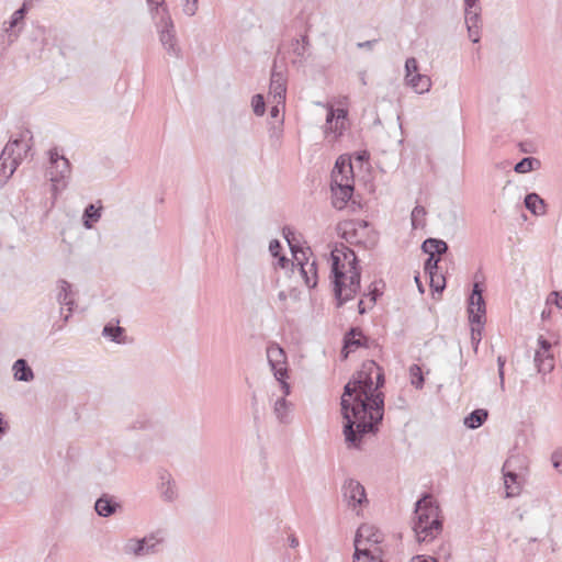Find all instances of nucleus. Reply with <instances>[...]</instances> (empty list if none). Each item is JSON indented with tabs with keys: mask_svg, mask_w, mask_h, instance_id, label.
I'll list each match as a JSON object with an SVG mask.
<instances>
[{
	"mask_svg": "<svg viewBox=\"0 0 562 562\" xmlns=\"http://www.w3.org/2000/svg\"><path fill=\"white\" fill-rule=\"evenodd\" d=\"M59 293L57 295V301L60 305H65L68 307L69 314L65 316V321L67 322L75 305V301L71 297V285L66 280L58 281Z\"/></svg>",
	"mask_w": 562,
	"mask_h": 562,
	"instance_id": "nucleus-23",
	"label": "nucleus"
},
{
	"mask_svg": "<svg viewBox=\"0 0 562 562\" xmlns=\"http://www.w3.org/2000/svg\"><path fill=\"white\" fill-rule=\"evenodd\" d=\"M370 296V302L372 304V306L375 304L378 297L381 295V292L374 288L373 290H371L368 294Z\"/></svg>",
	"mask_w": 562,
	"mask_h": 562,
	"instance_id": "nucleus-51",
	"label": "nucleus"
},
{
	"mask_svg": "<svg viewBox=\"0 0 562 562\" xmlns=\"http://www.w3.org/2000/svg\"><path fill=\"white\" fill-rule=\"evenodd\" d=\"M358 340H360V347H368V337H366L363 334L361 337H358Z\"/></svg>",
	"mask_w": 562,
	"mask_h": 562,
	"instance_id": "nucleus-60",
	"label": "nucleus"
},
{
	"mask_svg": "<svg viewBox=\"0 0 562 562\" xmlns=\"http://www.w3.org/2000/svg\"><path fill=\"white\" fill-rule=\"evenodd\" d=\"M150 426V420L146 416H139L128 425V429H147Z\"/></svg>",
	"mask_w": 562,
	"mask_h": 562,
	"instance_id": "nucleus-43",
	"label": "nucleus"
},
{
	"mask_svg": "<svg viewBox=\"0 0 562 562\" xmlns=\"http://www.w3.org/2000/svg\"><path fill=\"white\" fill-rule=\"evenodd\" d=\"M512 465L513 459L509 458L505 461L502 469L506 497H516L521 492V483L519 481V475L512 469Z\"/></svg>",
	"mask_w": 562,
	"mask_h": 562,
	"instance_id": "nucleus-17",
	"label": "nucleus"
},
{
	"mask_svg": "<svg viewBox=\"0 0 562 562\" xmlns=\"http://www.w3.org/2000/svg\"><path fill=\"white\" fill-rule=\"evenodd\" d=\"M426 214H427V212H426L424 206L416 205L413 209L412 214H411L412 226L414 228H417L419 226H424L425 225V216H426Z\"/></svg>",
	"mask_w": 562,
	"mask_h": 562,
	"instance_id": "nucleus-36",
	"label": "nucleus"
},
{
	"mask_svg": "<svg viewBox=\"0 0 562 562\" xmlns=\"http://www.w3.org/2000/svg\"><path fill=\"white\" fill-rule=\"evenodd\" d=\"M120 505L109 498L106 495L101 496L97 499L94 509L97 514L101 517H109L116 512V508Z\"/></svg>",
	"mask_w": 562,
	"mask_h": 562,
	"instance_id": "nucleus-28",
	"label": "nucleus"
},
{
	"mask_svg": "<svg viewBox=\"0 0 562 562\" xmlns=\"http://www.w3.org/2000/svg\"><path fill=\"white\" fill-rule=\"evenodd\" d=\"M48 154V175L52 182L53 195L54 199H56L58 192L66 188V180L70 177L71 168L69 160L63 154H59L57 148H52Z\"/></svg>",
	"mask_w": 562,
	"mask_h": 562,
	"instance_id": "nucleus-7",
	"label": "nucleus"
},
{
	"mask_svg": "<svg viewBox=\"0 0 562 562\" xmlns=\"http://www.w3.org/2000/svg\"><path fill=\"white\" fill-rule=\"evenodd\" d=\"M551 295L554 296V304L562 310V295H560L558 292H552Z\"/></svg>",
	"mask_w": 562,
	"mask_h": 562,
	"instance_id": "nucleus-55",
	"label": "nucleus"
},
{
	"mask_svg": "<svg viewBox=\"0 0 562 562\" xmlns=\"http://www.w3.org/2000/svg\"><path fill=\"white\" fill-rule=\"evenodd\" d=\"M538 345L539 348L536 350L535 353V364L538 369L539 373L547 374L552 371L554 368V358L551 353V342L540 336L538 338Z\"/></svg>",
	"mask_w": 562,
	"mask_h": 562,
	"instance_id": "nucleus-14",
	"label": "nucleus"
},
{
	"mask_svg": "<svg viewBox=\"0 0 562 562\" xmlns=\"http://www.w3.org/2000/svg\"><path fill=\"white\" fill-rule=\"evenodd\" d=\"M289 546L293 549L299 547V539L295 537V535H290L288 537Z\"/></svg>",
	"mask_w": 562,
	"mask_h": 562,
	"instance_id": "nucleus-54",
	"label": "nucleus"
},
{
	"mask_svg": "<svg viewBox=\"0 0 562 562\" xmlns=\"http://www.w3.org/2000/svg\"><path fill=\"white\" fill-rule=\"evenodd\" d=\"M330 278L337 306L352 300L360 289L361 271L355 251L344 244L330 252Z\"/></svg>",
	"mask_w": 562,
	"mask_h": 562,
	"instance_id": "nucleus-2",
	"label": "nucleus"
},
{
	"mask_svg": "<svg viewBox=\"0 0 562 562\" xmlns=\"http://www.w3.org/2000/svg\"><path fill=\"white\" fill-rule=\"evenodd\" d=\"M13 375L16 381L30 382L34 379V373L25 359H18L13 366Z\"/></svg>",
	"mask_w": 562,
	"mask_h": 562,
	"instance_id": "nucleus-26",
	"label": "nucleus"
},
{
	"mask_svg": "<svg viewBox=\"0 0 562 562\" xmlns=\"http://www.w3.org/2000/svg\"><path fill=\"white\" fill-rule=\"evenodd\" d=\"M5 431H7V426L3 422L2 415L0 414V436L3 435Z\"/></svg>",
	"mask_w": 562,
	"mask_h": 562,
	"instance_id": "nucleus-59",
	"label": "nucleus"
},
{
	"mask_svg": "<svg viewBox=\"0 0 562 562\" xmlns=\"http://www.w3.org/2000/svg\"><path fill=\"white\" fill-rule=\"evenodd\" d=\"M358 311H359V314H364L366 313V307H364L363 300L359 301V303H358Z\"/></svg>",
	"mask_w": 562,
	"mask_h": 562,
	"instance_id": "nucleus-61",
	"label": "nucleus"
},
{
	"mask_svg": "<svg viewBox=\"0 0 562 562\" xmlns=\"http://www.w3.org/2000/svg\"><path fill=\"white\" fill-rule=\"evenodd\" d=\"M281 249V244L278 239H272L269 245V250L273 257H277L279 255V251Z\"/></svg>",
	"mask_w": 562,
	"mask_h": 562,
	"instance_id": "nucleus-48",
	"label": "nucleus"
},
{
	"mask_svg": "<svg viewBox=\"0 0 562 562\" xmlns=\"http://www.w3.org/2000/svg\"><path fill=\"white\" fill-rule=\"evenodd\" d=\"M310 40L306 34L302 35L301 38H293L291 42V54L294 56L292 64L303 65L307 59L310 53Z\"/></svg>",
	"mask_w": 562,
	"mask_h": 562,
	"instance_id": "nucleus-21",
	"label": "nucleus"
},
{
	"mask_svg": "<svg viewBox=\"0 0 562 562\" xmlns=\"http://www.w3.org/2000/svg\"><path fill=\"white\" fill-rule=\"evenodd\" d=\"M378 370L374 361L364 362L362 369L345 385L340 400L345 420L344 436L349 447L359 449L363 436L375 435L384 416V394L373 391L372 374Z\"/></svg>",
	"mask_w": 562,
	"mask_h": 562,
	"instance_id": "nucleus-1",
	"label": "nucleus"
},
{
	"mask_svg": "<svg viewBox=\"0 0 562 562\" xmlns=\"http://www.w3.org/2000/svg\"><path fill=\"white\" fill-rule=\"evenodd\" d=\"M418 74V63L415 57H409L405 61V80Z\"/></svg>",
	"mask_w": 562,
	"mask_h": 562,
	"instance_id": "nucleus-41",
	"label": "nucleus"
},
{
	"mask_svg": "<svg viewBox=\"0 0 562 562\" xmlns=\"http://www.w3.org/2000/svg\"><path fill=\"white\" fill-rule=\"evenodd\" d=\"M465 9L475 10L481 9L479 5V0H464Z\"/></svg>",
	"mask_w": 562,
	"mask_h": 562,
	"instance_id": "nucleus-52",
	"label": "nucleus"
},
{
	"mask_svg": "<svg viewBox=\"0 0 562 562\" xmlns=\"http://www.w3.org/2000/svg\"><path fill=\"white\" fill-rule=\"evenodd\" d=\"M378 42V40H371V41H366V42H359L357 44V46L359 48H367V49H372L374 44Z\"/></svg>",
	"mask_w": 562,
	"mask_h": 562,
	"instance_id": "nucleus-50",
	"label": "nucleus"
},
{
	"mask_svg": "<svg viewBox=\"0 0 562 562\" xmlns=\"http://www.w3.org/2000/svg\"><path fill=\"white\" fill-rule=\"evenodd\" d=\"M524 203L526 209L536 216L544 215L547 212V204L538 193H528Z\"/></svg>",
	"mask_w": 562,
	"mask_h": 562,
	"instance_id": "nucleus-24",
	"label": "nucleus"
},
{
	"mask_svg": "<svg viewBox=\"0 0 562 562\" xmlns=\"http://www.w3.org/2000/svg\"><path fill=\"white\" fill-rule=\"evenodd\" d=\"M158 491L165 502L172 503L178 498V487L171 474L167 471L159 473Z\"/></svg>",
	"mask_w": 562,
	"mask_h": 562,
	"instance_id": "nucleus-19",
	"label": "nucleus"
},
{
	"mask_svg": "<svg viewBox=\"0 0 562 562\" xmlns=\"http://www.w3.org/2000/svg\"><path fill=\"white\" fill-rule=\"evenodd\" d=\"M331 204L342 210L353 193V171L349 159L339 157L331 172Z\"/></svg>",
	"mask_w": 562,
	"mask_h": 562,
	"instance_id": "nucleus-4",
	"label": "nucleus"
},
{
	"mask_svg": "<svg viewBox=\"0 0 562 562\" xmlns=\"http://www.w3.org/2000/svg\"><path fill=\"white\" fill-rule=\"evenodd\" d=\"M341 492L342 498L347 503L348 507L352 510H357V514H359L358 508L368 504L363 485L355 479L345 480Z\"/></svg>",
	"mask_w": 562,
	"mask_h": 562,
	"instance_id": "nucleus-8",
	"label": "nucleus"
},
{
	"mask_svg": "<svg viewBox=\"0 0 562 562\" xmlns=\"http://www.w3.org/2000/svg\"><path fill=\"white\" fill-rule=\"evenodd\" d=\"M292 404L284 397H279L273 404V413L281 424L289 423V415L291 412Z\"/></svg>",
	"mask_w": 562,
	"mask_h": 562,
	"instance_id": "nucleus-31",
	"label": "nucleus"
},
{
	"mask_svg": "<svg viewBox=\"0 0 562 562\" xmlns=\"http://www.w3.org/2000/svg\"><path fill=\"white\" fill-rule=\"evenodd\" d=\"M369 223L364 220H351L339 225L340 235L350 244H361L367 235Z\"/></svg>",
	"mask_w": 562,
	"mask_h": 562,
	"instance_id": "nucleus-13",
	"label": "nucleus"
},
{
	"mask_svg": "<svg viewBox=\"0 0 562 562\" xmlns=\"http://www.w3.org/2000/svg\"><path fill=\"white\" fill-rule=\"evenodd\" d=\"M469 37L473 43H477L480 41L479 29H473L472 33H469Z\"/></svg>",
	"mask_w": 562,
	"mask_h": 562,
	"instance_id": "nucleus-56",
	"label": "nucleus"
},
{
	"mask_svg": "<svg viewBox=\"0 0 562 562\" xmlns=\"http://www.w3.org/2000/svg\"><path fill=\"white\" fill-rule=\"evenodd\" d=\"M450 544H442L440 547V551L447 552L449 554Z\"/></svg>",
	"mask_w": 562,
	"mask_h": 562,
	"instance_id": "nucleus-63",
	"label": "nucleus"
},
{
	"mask_svg": "<svg viewBox=\"0 0 562 562\" xmlns=\"http://www.w3.org/2000/svg\"><path fill=\"white\" fill-rule=\"evenodd\" d=\"M286 378L288 376H282L281 379H276L277 381L280 382L281 389L283 391V396L282 397H284V398H285V396H288L291 393V386L286 382Z\"/></svg>",
	"mask_w": 562,
	"mask_h": 562,
	"instance_id": "nucleus-47",
	"label": "nucleus"
},
{
	"mask_svg": "<svg viewBox=\"0 0 562 562\" xmlns=\"http://www.w3.org/2000/svg\"><path fill=\"white\" fill-rule=\"evenodd\" d=\"M535 165H537V166L540 165V161L537 158L525 157L515 165L514 170L517 173H527L535 169Z\"/></svg>",
	"mask_w": 562,
	"mask_h": 562,
	"instance_id": "nucleus-34",
	"label": "nucleus"
},
{
	"mask_svg": "<svg viewBox=\"0 0 562 562\" xmlns=\"http://www.w3.org/2000/svg\"><path fill=\"white\" fill-rule=\"evenodd\" d=\"M160 542L161 538H158L156 533H150L142 539L132 538L124 544V553L135 557L154 554L158 551Z\"/></svg>",
	"mask_w": 562,
	"mask_h": 562,
	"instance_id": "nucleus-9",
	"label": "nucleus"
},
{
	"mask_svg": "<svg viewBox=\"0 0 562 562\" xmlns=\"http://www.w3.org/2000/svg\"><path fill=\"white\" fill-rule=\"evenodd\" d=\"M273 102H274V104L271 106L270 115L272 117H278L280 114V105L281 104H278V101H273Z\"/></svg>",
	"mask_w": 562,
	"mask_h": 562,
	"instance_id": "nucleus-53",
	"label": "nucleus"
},
{
	"mask_svg": "<svg viewBox=\"0 0 562 562\" xmlns=\"http://www.w3.org/2000/svg\"><path fill=\"white\" fill-rule=\"evenodd\" d=\"M480 15H481V9H475V10L465 9L464 10V19H465L468 33H472L473 29L480 27L479 26V23L481 21Z\"/></svg>",
	"mask_w": 562,
	"mask_h": 562,
	"instance_id": "nucleus-33",
	"label": "nucleus"
},
{
	"mask_svg": "<svg viewBox=\"0 0 562 562\" xmlns=\"http://www.w3.org/2000/svg\"><path fill=\"white\" fill-rule=\"evenodd\" d=\"M360 81L363 86L367 85V79H366V71H361L360 72Z\"/></svg>",
	"mask_w": 562,
	"mask_h": 562,
	"instance_id": "nucleus-62",
	"label": "nucleus"
},
{
	"mask_svg": "<svg viewBox=\"0 0 562 562\" xmlns=\"http://www.w3.org/2000/svg\"><path fill=\"white\" fill-rule=\"evenodd\" d=\"M409 376L413 386H415L417 390L423 389L425 380L422 368L418 364H412L409 367Z\"/></svg>",
	"mask_w": 562,
	"mask_h": 562,
	"instance_id": "nucleus-35",
	"label": "nucleus"
},
{
	"mask_svg": "<svg viewBox=\"0 0 562 562\" xmlns=\"http://www.w3.org/2000/svg\"><path fill=\"white\" fill-rule=\"evenodd\" d=\"M26 14V3L20 9L14 11L9 22L3 23L2 32L8 37V44H12L20 34V29H16L19 23L24 19Z\"/></svg>",
	"mask_w": 562,
	"mask_h": 562,
	"instance_id": "nucleus-20",
	"label": "nucleus"
},
{
	"mask_svg": "<svg viewBox=\"0 0 562 562\" xmlns=\"http://www.w3.org/2000/svg\"><path fill=\"white\" fill-rule=\"evenodd\" d=\"M153 19L159 34V41L170 56L179 57L180 47L176 35L175 24L164 0L151 8Z\"/></svg>",
	"mask_w": 562,
	"mask_h": 562,
	"instance_id": "nucleus-6",
	"label": "nucleus"
},
{
	"mask_svg": "<svg viewBox=\"0 0 562 562\" xmlns=\"http://www.w3.org/2000/svg\"><path fill=\"white\" fill-rule=\"evenodd\" d=\"M482 329H483V326L476 325V327H475V325H472L471 339H472V344L474 345L475 350L477 349V346L481 341Z\"/></svg>",
	"mask_w": 562,
	"mask_h": 562,
	"instance_id": "nucleus-45",
	"label": "nucleus"
},
{
	"mask_svg": "<svg viewBox=\"0 0 562 562\" xmlns=\"http://www.w3.org/2000/svg\"><path fill=\"white\" fill-rule=\"evenodd\" d=\"M440 258L434 255H429L424 265V270L426 274H431L438 271V263Z\"/></svg>",
	"mask_w": 562,
	"mask_h": 562,
	"instance_id": "nucleus-40",
	"label": "nucleus"
},
{
	"mask_svg": "<svg viewBox=\"0 0 562 562\" xmlns=\"http://www.w3.org/2000/svg\"><path fill=\"white\" fill-rule=\"evenodd\" d=\"M268 363L276 379L288 376V358L284 349L277 342L267 347Z\"/></svg>",
	"mask_w": 562,
	"mask_h": 562,
	"instance_id": "nucleus-12",
	"label": "nucleus"
},
{
	"mask_svg": "<svg viewBox=\"0 0 562 562\" xmlns=\"http://www.w3.org/2000/svg\"><path fill=\"white\" fill-rule=\"evenodd\" d=\"M102 206L95 207L94 204H89L82 215L83 226L88 229L92 228L93 223L101 218Z\"/></svg>",
	"mask_w": 562,
	"mask_h": 562,
	"instance_id": "nucleus-32",
	"label": "nucleus"
},
{
	"mask_svg": "<svg viewBox=\"0 0 562 562\" xmlns=\"http://www.w3.org/2000/svg\"><path fill=\"white\" fill-rule=\"evenodd\" d=\"M376 374V383L375 387L373 389L374 392H379V387H381L384 384V374L382 369L378 366V370L374 371Z\"/></svg>",
	"mask_w": 562,
	"mask_h": 562,
	"instance_id": "nucleus-46",
	"label": "nucleus"
},
{
	"mask_svg": "<svg viewBox=\"0 0 562 562\" xmlns=\"http://www.w3.org/2000/svg\"><path fill=\"white\" fill-rule=\"evenodd\" d=\"M498 376H499V385L501 389H505V378H504V369H498Z\"/></svg>",
	"mask_w": 562,
	"mask_h": 562,
	"instance_id": "nucleus-57",
	"label": "nucleus"
},
{
	"mask_svg": "<svg viewBox=\"0 0 562 562\" xmlns=\"http://www.w3.org/2000/svg\"><path fill=\"white\" fill-rule=\"evenodd\" d=\"M384 535L373 525L362 524L355 536L353 562H382L383 550L380 547Z\"/></svg>",
	"mask_w": 562,
	"mask_h": 562,
	"instance_id": "nucleus-3",
	"label": "nucleus"
},
{
	"mask_svg": "<svg viewBox=\"0 0 562 562\" xmlns=\"http://www.w3.org/2000/svg\"><path fill=\"white\" fill-rule=\"evenodd\" d=\"M551 462L553 468L559 473H562V449L553 451V453L551 454Z\"/></svg>",
	"mask_w": 562,
	"mask_h": 562,
	"instance_id": "nucleus-44",
	"label": "nucleus"
},
{
	"mask_svg": "<svg viewBox=\"0 0 562 562\" xmlns=\"http://www.w3.org/2000/svg\"><path fill=\"white\" fill-rule=\"evenodd\" d=\"M278 297H279L281 301L286 300V294H285V292H283V291L279 292Z\"/></svg>",
	"mask_w": 562,
	"mask_h": 562,
	"instance_id": "nucleus-64",
	"label": "nucleus"
},
{
	"mask_svg": "<svg viewBox=\"0 0 562 562\" xmlns=\"http://www.w3.org/2000/svg\"><path fill=\"white\" fill-rule=\"evenodd\" d=\"M422 249L424 252H426L428 255L440 256V255H443L447 252L448 245L446 241H443L441 239L430 237V238H427L426 240H424V243L422 245Z\"/></svg>",
	"mask_w": 562,
	"mask_h": 562,
	"instance_id": "nucleus-29",
	"label": "nucleus"
},
{
	"mask_svg": "<svg viewBox=\"0 0 562 562\" xmlns=\"http://www.w3.org/2000/svg\"><path fill=\"white\" fill-rule=\"evenodd\" d=\"M488 412L483 408H477L471 412L465 418H464V425L469 429H476L481 427L487 419Z\"/></svg>",
	"mask_w": 562,
	"mask_h": 562,
	"instance_id": "nucleus-30",
	"label": "nucleus"
},
{
	"mask_svg": "<svg viewBox=\"0 0 562 562\" xmlns=\"http://www.w3.org/2000/svg\"><path fill=\"white\" fill-rule=\"evenodd\" d=\"M362 336V330L359 327H351L344 336V347L341 352L347 358L348 353L353 351L355 348L360 347V340L358 337Z\"/></svg>",
	"mask_w": 562,
	"mask_h": 562,
	"instance_id": "nucleus-25",
	"label": "nucleus"
},
{
	"mask_svg": "<svg viewBox=\"0 0 562 562\" xmlns=\"http://www.w3.org/2000/svg\"><path fill=\"white\" fill-rule=\"evenodd\" d=\"M506 359L503 356L497 357V367L498 369H504Z\"/></svg>",
	"mask_w": 562,
	"mask_h": 562,
	"instance_id": "nucleus-58",
	"label": "nucleus"
},
{
	"mask_svg": "<svg viewBox=\"0 0 562 562\" xmlns=\"http://www.w3.org/2000/svg\"><path fill=\"white\" fill-rule=\"evenodd\" d=\"M251 105L256 115H263L266 103L261 94H255L252 97Z\"/></svg>",
	"mask_w": 562,
	"mask_h": 562,
	"instance_id": "nucleus-39",
	"label": "nucleus"
},
{
	"mask_svg": "<svg viewBox=\"0 0 562 562\" xmlns=\"http://www.w3.org/2000/svg\"><path fill=\"white\" fill-rule=\"evenodd\" d=\"M199 0H182V10L188 16H193L198 11Z\"/></svg>",
	"mask_w": 562,
	"mask_h": 562,
	"instance_id": "nucleus-42",
	"label": "nucleus"
},
{
	"mask_svg": "<svg viewBox=\"0 0 562 562\" xmlns=\"http://www.w3.org/2000/svg\"><path fill=\"white\" fill-rule=\"evenodd\" d=\"M431 518L423 515H415V520L413 524V530L416 535L418 542H430L438 535L441 533L442 530L432 529Z\"/></svg>",
	"mask_w": 562,
	"mask_h": 562,
	"instance_id": "nucleus-16",
	"label": "nucleus"
},
{
	"mask_svg": "<svg viewBox=\"0 0 562 562\" xmlns=\"http://www.w3.org/2000/svg\"><path fill=\"white\" fill-rule=\"evenodd\" d=\"M283 232H284V237L289 241V245L291 247V250H292V254H293L295 260L301 266V273H302V276L304 278L305 284L308 288H314L316 285V283H317V267H316V262L315 261L308 262L307 258L305 257V252L303 250H300V252H301V255L303 257V258H300L297 256L296 247L293 246L291 244V241L289 240V236H288V234H285V229Z\"/></svg>",
	"mask_w": 562,
	"mask_h": 562,
	"instance_id": "nucleus-15",
	"label": "nucleus"
},
{
	"mask_svg": "<svg viewBox=\"0 0 562 562\" xmlns=\"http://www.w3.org/2000/svg\"><path fill=\"white\" fill-rule=\"evenodd\" d=\"M346 116L347 112L344 109L335 110L330 108L326 116L325 134L327 136L333 134V139L340 136L344 130Z\"/></svg>",
	"mask_w": 562,
	"mask_h": 562,
	"instance_id": "nucleus-18",
	"label": "nucleus"
},
{
	"mask_svg": "<svg viewBox=\"0 0 562 562\" xmlns=\"http://www.w3.org/2000/svg\"><path fill=\"white\" fill-rule=\"evenodd\" d=\"M415 515H425L431 518L432 529L442 530V519L440 517V508L432 495L424 494L415 504Z\"/></svg>",
	"mask_w": 562,
	"mask_h": 562,
	"instance_id": "nucleus-11",
	"label": "nucleus"
},
{
	"mask_svg": "<svg viewBox=\"0 0 562 562\" xmlns=\"http://www.w3.org/2000/svg\"><path fill=\"white\" fill-rule=\"evenodd\" d=\"M412 562H438L437 559L432 557L417 555L412 559Z\"/></svg>",
	"mask_w": 562,
	"mask_h": 562,
	"instance_id": "nucleus-49",
	"label": "nucleus"
},
{
	"mask_svg": "<svg viewBox=\"0 0 562 562\" xmlns=\"http://www.w3.org/2000/svg\"><path fill=\"white\" fill-rule=\"evenodd\" d=\"M285 93L286 87L283 75L281 72L272 71L269 87V95L273 98V101H278V104H282V106H284Z\"/></svg>",
	"mask_w": 562,
	"mask_h": 562,
	"instance_id": "nucleus-22",
	"label": "nucleus"
},
{
	"mask_svg": "<svg viewBox=\"0 0 562 562\" xmlns=\"http://www.w3.org/2000/svg\"><path fill=\"white\" fill-rule=\"evenodd\" d=\"M32 133L29 130L22 131L20 136L14 139H10L2 149L0 155V182L5 183L14 173L18 166L22 161V154L18 151L15 154V147H22L25 153L31 150Z\"/></svg>",
	"mask_w": 562,
	"mask_h": 562,
	"instance_id": "nucleus-5",
	"label": "nucleus"
},
{
	"mask_svg": "<svg viewBox=\"0 0 562 562\" xmlns=\"http://www.w3.org/2000/svg\"><path fill=\"white\" fill-rule=\"evenodd\" d=\"M428 276L430 279V288L434 291L441 293L446 288L445 277L442 274L438 273V271H436L431 274H428Z\"/></svg>",
	"mask_w": 562,
	"mask_h": 562,
	"instance_id": "nucleus-38",
	"label": "nucleus"
},
{
	"mask_svg": "<svg viewBox=\"0 0 562 562\" xmlns=\"http://www.w3.org/2000/svg\"><path fill=\"white\" fill-rule=\"evenodd\" d=\"M124 333V329L120 326H113L111 324H108L104 326L102 334L105 337L111 338L112 341L121 342V337Z\"/></svg>",
	"mask_w": 562,
	"mask_h": 562,
	"instance_id": "nucleus-37",
	"label": "nucleus"
},
{
	"mask_svg": "<svg viewBox=\"0 0 562 562\" xmlns=\"http://www.w3.org/2000/svg\"><path fill=\"white\" fill-rule=\"evenodd\" d=\"M406 83L412 87L417 93H425L430 90L431 80L427 75L416 74L407 78Z\"/></svg>",
	"mask_w": 562,
	"mask_h": 562,
	"instance_id": "nucleus-27",
	"label": "nucleus"
},
{
	"mask_svg": "<svg viewBox=\"0 0 562 562\" xmlns=\"http://www.w3.org/2000/svg\"><path fill=\"white\" fill-rule=\"evenodd\" d=\"M469 321L472 325L483 326L485 322L486 306L483 297V290L479 283H474L469 297Z\"/></svg>",
	"mask_w": 562,
	"mask_h": 562,
	"instance_id": "nucleus-10",
	"label": "nucleus"
}]
</instances>
